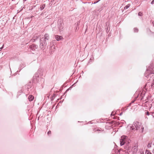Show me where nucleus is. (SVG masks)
Here are the masks:
<instances>
[{
    "instance_id": "f257e3e1",
    "label": "nucleus",
    "mask_w": 154,
    "mask_h": 154,
    "mask_svg": "<svg viewBox=\"0 0 154 154\" xmlns=\"http://www.w3.org/2000/svg\"><path fill=\"white\" fill-rule=\"evenodd\" d=\"M45 41H44V39L43 38H40V48L44 50L46 47Z\"/></svg>"
},
{
    "instance_id": "f03ea898",
    "label": "nucleus",
    "mask_w": 154,
    "mask_h": 154,
    "mask_svg": "<svg viewBox=\"0 0 154 154\" xmlns=\"http://www.w3.org/2000/svg\"><path fill=\"white\" fill-rule=\"evenodd\" d=\"M135 124L136 129L138 130L141 128V133H143V131L144 128L143 127L142 125L137 122H136L135 123Z\"/></svg>"
},
{
    "instance_id": "7ed1b4c3",
    "label": "nucleus",
    "mask_w": 154,
    "mask_h": 154,
    "mask_svg": "<svg viewBox=\"0 0 154 154\" xmlns=\"http://www.w3.org/2000/svg\"><path fill=\"white\" fill-rule=\"evenodd\" d=\"M55 39L57 41H58L61 40L63 39V37L61 36L56 35L55 36Z\"/></svg>"
},
{
    "instance_id": "20e7f679",
    "label": "nucleus",
    "mask_w": 154,
    "mask_h": 154,
    "mask_svg": "<svg viewBox=\"0 0 154 154\" xmlns=\"http://www.w3.org/2000/svg\"><path fill=\"white\" fill-rule=\"evenodd\" d=\"M42 38L44 39V41H45V39L47 40L49 39V35L48 34H45L44 36V37Z\"/></svg>"
},
{
    "instance_id": "39448f33",
    "label": "nucleus",
    "mask_w": 154,
    "mask_h": 154,
    "mask_svg": "<svg viewBox=\"0 0 154 154\" xmlns=\"http://www.w3.org/2000/svg\"><path fill=\"white\" fill-rule=\"evenodd\" d=\"M55 40H53L51 42V43H52V44H53V51H54L56 49L55 46L54 45V44L55 43Z\"/></svg>"
},
{
    "instance_id": "423d86ee",
    "label": "nucleus",
    "mask_w": 154,
    "mask_h": 154,
    "mask_svg": "<svg viewBox=\"0 0 154 154\" xmlns=\"http://www.w3.org/2000/svg\"><path fill=\"white\" fill-rule=\"evenodd\" d=\"M34 99V97L32 95H30L29 97V99L30 101H32Z\"/></svg>"
},
{
    "instance_id": "0eeeda50",
    "label": "nucleus",
    "mask_w": 154,
    "mask_h": 154,
    "mask_svg": "<svg viewBox=\"0 0 154 154\" xmlns=\"http://www.w3.org/2000/svg\"><path fill=\"white\" fill-rule=\"evenodd\" d=\"M50 50H51L53 51V44H52V43L51 42L50 45Z\"/></svg>"
},
{
    "instance_id": "6e6552de",
    "label": "nucleus",
    "mask_w": 154,
    "mask_h": 154,
    "mask_svg": "<svg viewBox=\"0 0 154 154\" xmlns=\"http://www.w3.org/2000/svg\"><path fill=\"white\" fill-rule=\"evenodd\" d=\"M126 137L125 136H123L121 137V138L120 140H122L123 141H125V140L126 138Z\"/></svg>"
},
{
    "instance_id": "1a4fd4ad",
    "label": "nucleus",
    "mask_w": 154,
    "mask_h": 154,
    "mask_svg": "<svg viewBox=\"0 0 154 154\" xmlns=\"http://www.w3.org/2000/svg\"><path fill=\"white\" fill-rule=\"evenodd\" d=\"M125 142V141H122V140H120V145L121 146H122V145H123L124 144Z\"/></svg>"
},
{
    "instance_id": "9d476101",
    "label": "nucleus",
    "mask_w": 154,
    "mask_h": 154,
    "mask_svg": "<svg viewBox=\"0 0 154 154\" xmlns=\"http://www.w3.org/2000/svg\"><path fill=\"white\" fill-rule=\"evenodd\" d=\"M130 6V4H128L126 6L125 8V9H127Z\"/></svg>"
},
{
    "instance_id": "9b49d317",
    "label": "nucleus",
    "mask_w": 154,
    "mask_h": 154,
    "mask_svg": "<svg viewBox=\"0 0 154 154\" xmlns=\"http://www.w3.org/2000/svg\"><path fill=\"white\" fill-rule=\"evenodd\" d=\"M45 7V5H42L40 7V9L41 10H42Z\"/></svg>"
},
{
    "instance_id": "f8f14e48",
    "label": "nucleus",
    "mask_w": 154,
    "mask_h": 154,
    "mask_svg": "<svg viewBox=\"0 0 154 154\" xmlns=\"http://www.w3.org/2000/svg\"><path fill=\"white\" fill-rule=\"evenodd\" d=\"M134 31L135 32H137L138 31V29L137 28H134Z\"/></svg>"
},
{
    "instance_id": "ddd939ff",
    "label": "nucleus",
    "mask_w": 154,
    "mask_h": 154,
    "mask_svg": "<svg viewBox=\"0 0 154 154\" xmlns=\"http://www.w3.org/2000/svg\"><path fill=\"white\" fill-rule=\"evenodd\" d=\"M138 15L140 16H141L142 15V13L141 12H139L138 13Z\"/></svg>"
},
{
    "instance_id": "4468645a",
    "label": "nucleus",
    "mask_w": 154,
    "mask_h": 154,
    "mask_svg": "<svg viewBox=\"0 0 154 154\" xmlns=\"http://www.w3.org/2000/svg\"><path fill=\"white\" fill-rule=\"evenodd\" d=\"M146 113H147V115H148H148H149V112H147Z\"/></svg>"
},
{
    "instance_id": "2eb2a0df",
    "label": "nucleus",
    "mask_w": 154,
    "mask_h": 154,
    "mask_svg": "<svg viewBox=\"0 0 154 154\" xmlns=\"http://www.w3.org/2000/svg\"><path fill=\"white\" fill-rule=\"evenodd\" d=\"M51 131H49L48 133V134H50L51 133Z\"/></svg>"
},
{
    "instance_id": "dca6fc26",
    "label": "nucleus",
    "mask_w": 154,
    "mask_h": 154,
    "mask_svg": "<svg viewBox=\"0 0 154 154\" xmlns=\"http://www.w3.org/2000/svg\"><path fill=\"white\" fill-rule=\"evenodd\" d=\"M3 46H4V45H3V46L0 48V49H2L3 48Z\"/></svg>"
},
{
    "instance_id": "f3484780",
    "label": "nucleus",
    "mask_w": 154,
    "mask_h": 154,
    "mask_svg": "<svg viewBox=\"0 0 154 154\" xmlns=\"http://www.w3.org/2000/svg\"><path fill=\"white\" fill-rule=\"evenodd\" d=\"M131 129L132 130H134V128H132L131 127Z\"/></svg>"
},
{
    "instance_id": "a211bd4d",
    "label": "nucleus",
    "mask_w": 154,
    "mask_h": 154,
    "mask_svg": "<svg viewBox=\"0 0 154 154\" xmlns=\"http://www.w3.org/2000/svg\"><path fill=\"white\" fill-rule=\"evenodd\" d=\"M154 0H153L151 2V4H152L153 3V2H154Z\"/></svg>"
},
{
    "instance_id": "6ab92c4d",
    "label": "nucleus",
    "mask_w": 154,
    "mask_h": 154,
    "mask_svg": "<svg viewBox=\"0 0 154 154\" xmlns=\"http://www.w3.org/2000/svg\"><path fill=\"white\" fill-rule=\"evenodd\" d=\"M152 23H153V26H154V22H153Z\"/></svg>"
},
{
    "instance_id": "aec40b11",
    "label": "nucleus",
    "mask_w": 154,
    "mask_h": 154,
    "mask_svg": "<svg viewBox=\"0 0 154 154\" xmlns=\"http://www.w3.org/2000/svg\"><path fill=\"white\" fill-rule=\"evenodd\" d=\"M150 146V145H149V144L148 145V146Z\"/></svg>"
},
{
    "instance_id": "412c9836",
    "label": "nucleus",
    "mask_w": 154,
    "mask_h": 154,
    "mask_svg": "<svg viewBox=\"0 0 154 154\" xmlns=\"http://www.w3.org/2000/svg\"><path fill=\"white\" fill-rule=\"evenodd\" d=\"M150 146V145H149V144L148 145V146Z\"/></svg>"
},
{
    "instance_id": "4be33fe9",
    "label": "nucleus",
    "mask_w": 154,
    "mask_h": 154,
    "mask_svg": "<svg viewBox=\"0 0 154 154\" xmlns=\"http://www.w3.org/2000/svg\"><path fill=\"white\" fill-rule=\"evenodd\" d=\"M26 0H24V1H26Z\"/></svg>"
},
{
    "instance_id": "5701e85b",
    "label": "nucleus",
    "mask_w": 154,
    "mask_h": 154,
    "mask_svg": "<svg viewBox=\"0 0 154 154\" xmlns=\"http://www.w3.org/2000/svg\"><path fill=\"white\" fill-rule=\"evenodd\" d=\"M100 0H99V1H100Z\"/></svg>"
}]
</instances>
